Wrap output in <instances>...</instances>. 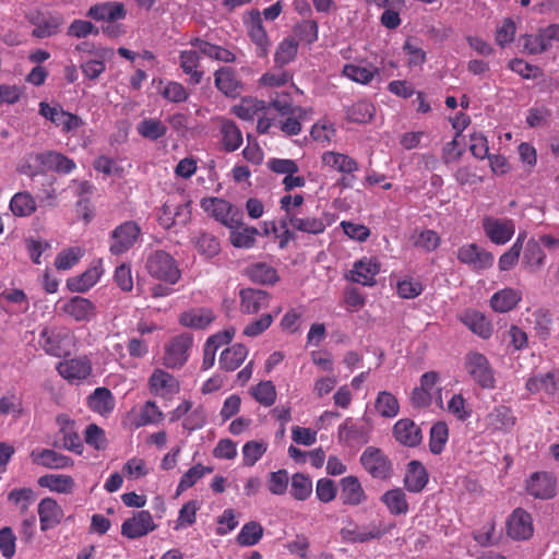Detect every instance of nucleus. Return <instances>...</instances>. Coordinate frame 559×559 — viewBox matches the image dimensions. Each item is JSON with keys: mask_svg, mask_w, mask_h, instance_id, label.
Returning a JSON list of instances; mask_svg holds the SVG:
<instances>
[{"mask_svg": "<svg viewBox=\"0 0 559 559\" xmlns=\"http://www.w3.org/2000/svg\"><path fill=\"white\" fill-rule=\"evenodd\" d=\"M222 147L225 152L237 151L243 142L242 132L237 123L227 118H217Z\"/></svg>", "mask_w": 559, "mask_h": 559, "instance_id": "obj_24", "label": "nucleus"}, {"mask_svg": "<svg viewBox=\"0 0 559 559\" xmlns=\"http://www.w3.org/2000/svg\"><path fill=\"white\" fill-rule=\"evenodd\" d=\"M545 258L546 254L537 241L530 240L526 243L523 263L530 271L534 272L538 270L544 264Z\"/></svg>", "mask_w": 559, "mask_h": 559, "instance_id": "obj_63", "label": "nucleus"}, {"mask_svg": "<svg viewBox=\"0 0 559 559\" xmlns=\"http://www.w3.org/2000/svg\"><path fill=\"white\" fill-rule=\"evenodd\" d=\"M133 415V425L136 428L155 425L164 419V413L154 401H146Z\"/></svg>", "mask_w": 559, "mask_h": 559, "instance_id": "obj_42", "label": "nucleus"}, {"mask_svg": "<svg viewBox=\"0 0 559 559\" xmlns=\"http://www.w3.org/2000/svg\"><path fill=\"white\" fill-rule=\"evenodd\" d=\"M200 51L197 48L180 51L179 67L189 76V84L199 85L202 82L204 71L200 69Z\"/></svg>", "mask_w": 559, "mask_h": 559, "instance_id": "obj_27", "label": "nucleus"}, {"mask_svg": "<svg viewBox=\"0 0 559 559\" xmlns=\"http://www.w3.org/2000/svg\"><path fill=\"white\" fill-rule=\"evenodd\" d=\"M307 114L306 108L297 106L293 111L285 115L284 118H277V128L288 136L297 135L301 132V121L306 118Z\"/></svg>", "mask_w": 559, "mask_h": 559, "instance_id": "obj_47", "label": "nucleus"}, {"mask_svg": "<svg viewBox=\"0 0 559 559\" xmlns=\"http://www.w3.org/2000/svg\"><path fill=\"white\" fill-rule=\"evenodd\" d=\"M322 163L324 166L345 175H353L358 170V163L353 157L338 152L323 153Z\"/></svg>", "mask_w": 559, "mask_h": 559, "instance_id": "obj_41", "label": "nucleus"}, {"mask_svg": "<svg viewBox=\"0 0 559 559\" xmlns=\"http://www.w3.org/2000/svg\"><path fill=\"white\" fill-rule=\"evenodd\" d=\"M379 272V262L364 258L354 263L353 270L349 274V280L365 286H371L376 283V276Z\"/></svg>", "mask_w": 559, "mask_h": 559, "instance_id": "obj_30", "label": "nucleus"}, {"mask_svg": "<svg viewBox=\"0 0 559 559\" xmlns=\"http://www.w3.org/2000/svg\"><path fill=\"white\" fill-rule=\"evenodd\" d=\"M138 133L152 141L164 138L167 133L166 124L156 118H145L136 124Z\"/></svg>", "mask_w": 559, "mask_h": 559, "instance_id": "obj_48", "label": "nucleus"}, {"mask_svg": "<svg viewBox=\"0 0 559 559\" xmlns=\"http://www.w3.org/2000/svg\"><path fill=\"white\" fill-rule=\"evenodd\" d=\"M39 115L60 128L63 133L75 131L84 124L78 115L66 111L60 105L50 106L46 102L39 103Z\"/></svg>", "mask_w": 559, "mask_h": 559, "instance_id": "obj_10", "label": "nucleus"}, {"mask_svg": "<svg viewBox=\"0 0 559 559\" xmlns=\"http://www.w3.org/2000/svg\"><path fill=\"white\" fill-rule=\"evenodd\" d=\"M449 428L444 421H437L430 429L429 450L433 454H440L448 442Z\"/></svg>", "mask_w": 559, "mask_h": 559, "instance_id": "obj_59", "label": "nucleus"}, {"mask_svg": "<svg viewBox=\"0 0 559 559\" xmlns=\"http://www.w3.org/2000/svg\"><path fill=\"white\" fill-rule=\"evenodd\" d=\"M525 388L531 394L544 392L551 397L559 395V370L556 369L528 378Z\"/></svg>", "mask_w": 559, "mask_h": 559, "instance_id": "obj_19", "label": "nucleus"}, {"mask_svg": "<svg viewBox=\"0 0 559 559\" xmlns=\"http://www.w3.org/2000/svg\"><path fill=\"white\" fill-rule=\"evenodd\" d=\"M342 538L348 543H366L371 539H379L384 535V532L379 527H360L353 525L344 527L341 531Z\"/></svg>", "mask_w": 559, "mask_h": 559, "instance_id": "obj_45", "label": "nucleus"}, {"mask_svg": "<svg viewBox=\"0 0 559 559\" xmlns=\"http://www.w3.org/2000/svg\"><path fill=\"white\" fill-rule=\"evenodd\" d=\"M40 530L46 532L59 525L63 519L61 506L50 497L43 498L37 508Z\"/></svg>", "mask_w": 559, "mask_h": 559, "instance_id": "obj_21", "label": "nucleus"}, {"mask_svg": "<svg viewBox=\"0 0 559 559\" xmlns=\"http://www.w3.org/2000/svg\"><path fill=\"white\" fill-rule=\"evenodd\" d=\"M374 106L368 100H358L346 109V119L355 123H367L374 115Z\"/></svg>", "mask_w": 559, "mask_h": 559, "instance_id": "obj_51", "label": "nucleus"}, {"mask_svg": "<svg viewBox=\"0 0 559 559\" xmlns=\"http://www.w3.org/2000/svg\"><path fill=\"white\" fill-rule=\"evenodd\" d=\"M464 367L472 379L483 389L495 388L493 370L487 357L478 352H468L464 357Z\"/></svg>", "mask_w": 559, "mask_h": 559, "instance_id": "obj_7", "label": "nucleus"}, {"mask_svg": "<svg viewBox=\"0 0 559 559\" xmlns=\"http://www.w3.org/2000/svg\"><path fill=\"white\" fill-rule=\"evenodd\" d=\"M516 421L513 409L507 405H497L485 416L486 429L490 433H509L516 425Z\"/></svg>", "mask_w": 559, "mask_h": 559, "instance_id": "obj_13", "label": "nucleus"}, {"mask_svg": "<svg viewBox=\"0 0 559 559\" xmlns=\"http://www.w3.org/2000/svg\"><path fill=\"white\" fill-rule=\"evenodd\" d=\"M263 526L255 521L246 523L237 535V543L240 546L249 547L257 545L263 537Z\"/></svg>", "mask_w": 559, "mask_h": 559, "instance_id": "obj_53", "label": "nucleus"}, {"mask_svg": "<svg viewBox=\"0 0 559 559\" xmlns=\"http://www.w3.org/2000/svg\"><path fill=\"white\" fill-rule=\"evenodd\" d=\"M240 311L247 314L258 313L270 305V295L265 290L243 288L239 293Z\"/></svg>", "mask_w": 559, "mask_h": 559, "instance_id": "obj_25", "label": "nucleus"}, {"mask_svg": "<svg viewBox=\"0 0 559 559\" xmlns=\"http://www.w3.org/2000/svg\"><path fill=\"white\" fill-rule=\"evenodd\" d=\"M267 443L263 440H251L242 447V464L253 466L266 452Z\"/></svg>", "mask_w": 559, "mask_h": 559, "instance_id": "obj_61", "label": "nucleus"}, {"mask_svg": "<svg viewBox=\"0 0 559 559\" xmlns=\"http://www.w3.org/2000/svg\"><path fill=\"white\" fill-rule=\"evenodd\" d=\"M392 433L399 443L408 448L417 447L423 440L420 427L409 418L399 419L393 426Z\"/></svg>", "mask_w": 559, "mask_h": 559, "instance_id": "obj_22", "label": "nucleus"}, {"mask_svg": "<svg viewBox=\"0 0 559 559\" xmlns=\"http://www.w3.org/2000/svg\"><path fill=\"white\" fill-rule=\"evenodd\" d=\"M87 405L93 412L107 416L112 413L116 401L109 389L100 386L87 397Z\"/></svg>", "mask_w": 559, "mask_h": 559, "instance_id": "obj_38", "label": "nucleus"}, {"mask_svg": "<svg viewBox=\"0 0 559 559\" xmlns=\"http://www.w3.org/2000/svg\"><path fill=\"white\" fill-rule=\"evenodd\" d=\"M305 202L302 194H285L280 200L281 209L284 211V216L280 221V226L285 227V224L297 231L309 235H321L326 229L325 222L316 216H307L302 212V204Z\"/></svg>", "mask_w": 559, "mask_h": 559, "instance_id": "obj_1", "label": "nucleus"}, {"mask_svg": "<svg viewBox=\"0 0 559 559\" xmlns=\"http://www.w3.org/2000/svg\"><path fill=\"white\" fill-rule=\"evenodd\" d=\"M39 344L46 354L62 357L70 352V334L64 329H44L39 334Z\"/></svg>", "mask_w": 559, "mask_h": 559, "instance_id": "obj_11", "label": "nucleus"}, {"mask_svg": "<svg viewBox=\"0 0 559 559\" xmlns=\"http://www.w3.org/2000/svg\"><path fill=\"white\" fill-rule=\"evenodd\" d=\"M428 479L427 469L419 461L414 460L407 464L403 483L408 492L418 493L423 491L428 484Z\"/></svg>", "mask_w": 559, "mask_h": 559, "instance_id": "obj_31", "label": "nucleus"}, {"mask_svg": "<svg viewBox=\"0 0 559 559\" xmlns=\"http://www.w3.org/2000/svg\"><path fill=\"white\" fill-rule=\"evenodd\" d=\"M215 86L228 97H237L241 91L240 81L231 68H222L214 73Z\"/></svg>", "mask_w": 559, "mask_h": 559, "instance_id": "obj_39", "label": "nucleus"}, {"mask_svg": "<svg viewBox=\"0 0 559 559\" xmlns=\"http://www.w3.org/2000/svg\"><path fill=\"white\" fill-rule=\"evenodd\" d=\"M36 493L32 488H14L8 493V501L24 513L34 503Z\"/></svg>", "mask_w": 559, "mask_h": 559, "instance_id": "obj_64", "label": "nucleus"}, {"mask_svg": "<svg viewBox=\"0 0 559 559\" xmlns=\"http://www.w3.org/2000/svg\"><path fill=\"white\" fill-rule=\"evenodd\" d=\"M248 277L258 284H273L277 281L276 270L266 263H255L246 271Z\"/></svg>", "mask_w": 559, "mask_h": 559, "instance_id": "obj_54", "label": "nucleus"}, {"mask_svg": "<svg viewBox=\"0 0 559 559\" xmlns=\"http://www.w3.org/2000/svg\"><path fill=\"white\" fill-rule=\"evenodd\" d=\"M63 20L60 15H47L34 22L33 36L37 38H46L57 34Z\"/></svg>", "mask_w": 559, "mask_h": 559, "instance_id": "obj_56", "label": "nucleus"}, {"mask_svg": "<svg viewBox=\"0 0 559 559\" xmlns=\"http://www.w3.org/2000/svg\"><path fill=\"white\" fill-rule=\"evenodd\" d=\"M141 227L134 221H127L118 225L109 239V252L112 255H121L128 252L139 240Z\"/></svg>", "mask_w": 559, "mask_h": 559, "instance_id": "obj_6", "label": "nucleus"}, {"mask_svg": "<svg viewBox=\"0 0 559 559\" xmlns=\"http://www.w3.org/2000/svg\"><path fill=\"white\" fill-rule=\"evenodd\" d=\"M57 370L69 381L84 380L92 373V362L87 357H76L60 361Z\"/></svg>", "mask_w": 559, "mask_h": 559, "instance_id": "obj_23", "label": "nucleus"}, {"mask_svg": "<svg viewBox=\"0 0 559 559\" xmlns=\"http://www.w3.org/2000/svg\"><path fill=\"white\" fill-rule=\"evenodd\" d=\"M338 439L349 445L365 444L369 440V432L365 425L348 417L340 425L337 430Z\"/></svg>", "mask_w": 559, "mask_h": 559, "instance_id": "obj_29", "label": "nucleus"}, {"mask_svg": "<svg viewBox=\"0 0 559 559\" xmlns=\"http://www.w3.org/2000/svg\"><path fill=\"white\" fill-rule=\"evenodd\" d=\"M193 243L198 252L205 259H211L217 255L221 251L218 239L209 233H201L194 238Z\"/></svg>", "mask_w": 559, "mask_h": 559, "instance_id": "obj_58", "label": "nucleus"}, {"mask_svg": "<svg viewBox=\"0 0 559 559\" xmlns=\"http://www.w3.org/2000/svg\"><path fill=\"white\" fill-rule=\"evenodd\" d=\"M156 528L152 514L146 510L136 511L121 525L122 536L136 539L147 535Z\"/></svg>", "mask_w": 559, "mask_h": 559, "instance_id": "obj_14", "label": "nucleus"}, {"mask_svg": "<svg viewBox=\"0 0 559 559\" xmlns=\"http://www.w3.org/2000/svg\"><path fill=\"white\" fill-rule=\"evenodd\" d=\"M269 110L265 102L257 98H243L241 103L233 107V112L242 120H252L259 112Z\"/></svg>", "mask_w": 559, "mask_h": 559, "instance_id": "obj_50", "label": "nucleus"}, {"mask_svg": "<svg viewBox=\"0 0 559 559\" xmlns=\"http://www.w3.org/2000/svg\"><path fill=\"white\" fill-rule=\"evenodd\" d=\"M189 44L197 48L201 55L226 63H231L236 61V56L229 49L211 44L200 37H193L189 40Z\"/></svg>", "mask_w": 559, "mask_h": 559, "instance_id": "obj_37", "label": "nucleus"}, {"mask_svg": "<svg viewBox=\"0 0 559 559\" xmlns=\"http://www.w3.org/2000/svg\"><path fill=\"white\" fill-rule=\"evenodd\" d=\"M362 468L372 477L388 480L392 477L394 468L389 456L379 448L368 447L360 455Z\"/></svg>", "mask_w": 559, "mask_h": 559, "instance_id": "obj_4", "label": "nucleus"}, {"mask_svg": "<svg viewBox=\"0 0 559 559\" xmlns=\"http://www.w3.org/2000/svg\"><path fill=\"white\" fill-rule=\"evenodd\" d=\"M145 267L152 277L169 285H175L181 277L177 261L164 250L151 252L146 259Z\"/></svg>", "mask_w": 559, "mask_h": 559, "instance_id": "obj_2", "label": "nucleus"}, {"mask_svg": "<svg viewBox=\"0 0 559 559\" xmlns=\"http://www.w3.org/2000/svg\"><path fill=\"white\" fill-rule=\"evenodd\" d=\"M380 501L385 506L389 513L394 516L406 515L411 509L407 496L400 487L383 492Z\"/></svg>", "mask_w": 559, "mask_h": 559, "instance_id": "obj_36", "label": "nucleus"}, {"mask_svg": "<svg viewBox=\"0 0 559 559\" xmlns=\"http://www.w3.org/2000/svg\"><path fill=\"white\" fill-rule=\"evenodd\" d=\"M481 226L486 237L495 245L509 242L515 233L514 222L510 218L485 216Z\"/></svg>", "mask_w": 559, "mask_h": 559, "instance_id": "obj_12", "label": "nucleus"}, {"mask_svg": "<svg viewBox=\"0 0 559 559\" xmlns=\"http://www.w3.org/2000/svg\"><path fill=\"white\" fill-rule=\"evenodd\" d=\"M456 259L474 272L488 270L495 262L493 254L477 243L461 246L456 251Z\"/></svg>", "mask_w": 559, "mask_h": 559, "instance_id": "obj_9", "label": "nucleus"}, {"mask_svg": "<svg viewBox=\"0 0 559 559\" xmlns=\"http://www.w3.org/2000/svg\"><path fill=\"white\" fill-rule=\"evenodd\" d=\"M103 270L100 264L90 266L80 275L67 280V288L72 293H85L97 284Z\"/></svg>", "mask_w": 559, "mask_h": 559, "instance_id": "obj_34", "label": "nucleus"}, {"mask_svg": "<svg viewBox=\"0 0 559 559\" xmlns=\"http://www.w3.org/2000/svg\"><path fill=\"white\" fill-rule=\"evenodd\" d=\"M522 299V293L514 288H503L490 298V306L496 312L504 313L514 309Z\"/></svg>", "mask_w": 559, "mask_h": 559, "instance_id": "obj_40", "label": "nucleus"}, {"mask_svg": "<svg viewBox=\"0 0 559 559\" xmlns=\"http://www.w3.org/2000/svg\"><path fill=\"white\" fill-rule=\"evenodd\" d=\"M57 306L61 314L76 323L91 322L95 320L98 314L95 302L79 295L59 300Z\"/></svg>", "mask_w": 559, "mask_h": 559, "instance_id": "obj_5", "label": "nucleus"}, {"mask_svg": "<svg viewBox=\"0 0 559 559\" xmlns=\"http://www.w3.org/2000/svg\"><path fill=\"white\" fill-rule=\"evenodd\" d=\"M374 408L382 417L393 418L400 412V404L391 392L381 391L374 401Z\"/></svg>", "mask_w": 559, "mask_h": 559, "instance_id": "obj_52", "label": "nucleus"}, {"mask_svg": "<svg viewBox=\"0 0 559 559\" xmlns=\"http://www.w3.org/2000/svg\"><path fill=\"white\" fill-rule=\"evenodd\" d=\"M31 457L34 464L50 469H63L71 467L74 464L70 456L50 449L34 450L31 453Z\"/></svg>", "mask_w": 559, "mask_h": 559, "instance_id": "obj_28", "label": "nucleus"}, {"mask_svg": "<svg viewBox=\"0 0 559 559\" xmlns=\"http://www.w3.org/2000/svg\"><path fill=\"white\" fill-rule=\"evenodd\" d=\"M36 201L28 192H17L10 201V210L15 216H29L36 211Z\"/></svg>", "mask_w": 559, "mask_h": 559, "instance_id": "obj_49", "label": "nucleus"}, {"mask_svg": "<svg viewBox=\"0 0 559 559\" xmlns=\"http://www.w3.org/2000/svg\"><path fill=\"white\" fill-rule=\"evenodd\" d=\"M151 393L158 396L173 395L179 392L178 380L163 369H155L148 379Z\"/></svg>", "mask_w": 559, "mask_h": 559, "instance_id": "obj_26", "label": "nucleus"}, {"mask_svg": "<svg viewBox=\"0 0 559 559\" xmlns=\"http://www.w3.org/2000/svg\"><path fill=\"white\" fill-rule=\"evenodd\" d=\"M29 159L38 166H41L44 169L55 170L60 174H70L76 167L73 159L55 151H47L31 155Z\"/></svg>", "mask_w": 559, "mask_h": 559, "instance_id": "obj_18", "label": "nucleus"}, {"mask_svg": "<svg viewBox=\"0 0 559 559\" xmlns=\"http://www.w3.org/2000/svg\"><path fill=\"white\" fill-rule=\"evenodd\" d=\"M214 319L215 316L212 310L199 308L182 312L179 317V322L187 328L205 329Z\"/></svg>", "mask_w": 559, "mask_h": 559, "instance_id": "obj_44", "label": "nucleus"}, {"mask_svg": "<svg viewBox=\"0 0 559 559\" xmlns=\"http://www.w3.org/2000/svg\"><path fill=\"white\" fill-rule=\"evenodd\" d=\"M460 321L474 334L488 340L493 333V326L489 320L479 311L466 310L461 314Z\"/></svg>", "mask_w": 559, "mask_h": 559, "instance_id": "obj_33", "label": "nucleus"}, {"mask_svg": "<svg viewBox=\"0 0 559 559\" xmlns=\"http://www.w3.org/2000/svg\"><path fill=\"white\" fill-rule=\"evenodd\" d=\"M248 356V348L243 344H235L224 349L219 356V367L225 371L239 368Z\"/></svg>", "mask_w": 559, "mask_h": 559, "instance_id": "obj_43", "label": "nucleus"}, {"mask_svg": "<svg viewBox=\"0 0 559 559\" xmlns=\"http://www.w3.org/2000/svg\"><path fill=\"white\" fill-rule=\"evenodd\" d=\"M312 493V480L302 473H296L292 477L290 495L298 501L307 500Z\"/></svg>", "mask_w": 559, "mask_h": 559, "instance_id": "obj_60", "label": "nucleus"}, {"mask_svg": "<svg viewBox=\"0 0 559 559\" xmlns=\"http://www.w3.org/2000/svg\"><path fill=\"white\" fill-rule=\"evenodd\" d=\"M200 205L209 216L227 228L239 227L241 224L242 212L224 199L216 197L203 198Z\"/></svg>", "mask_w": 559, "mask_h": 559, "instance_id": "obj_3", "label": "nucleus"}, {"mask_svg": "<svg viewBox=\"0 0 559 559\" xmlns=\"http://www.w3.org/2000/svg\"><path fill=\"white\" fill-rule=\"evenodd\" d=\"M127 12L123 3L104 2L92 5L87 11L86 16L95 21L115 22L118 20H123Z\"/></svg>", "mask_w": 559, "mask_h": 559, "instance_id": "obj_35", "label": "nucleus"}, {"mask_svg": "<svg viewBox=\"0 0 559 559\" xmlns=\"http://www.w3.org/2000/svg\"><path fill=\"white\" fill-rule=\"evenodd\" d=\"M38 485L58 493H71L75 487L74 479L70 475L50 474L39 477Z\"/></svg>", "mask_w": 559, "mask_h": 559, "instance_id": "obj_46", "label": "nucleus"}, {"mask_svg": "<svg viewBox=\"0 0 559 559\" xmlns=\"http://www.w3.org/2000/svg\"><path fill=\"white\" fill-rule=\"evenodd\" d=\"M56 423L59 429V435L62 436L61 445L62 448L81 454L83 451V443L75 430V421L67 414H60L56 418Z\"/></svg>", "mask_w": 559, "mask_h": 559, "instance_id": "obj_20", "label": "nucleus"}, {"mask_svg": "<svg viewBox=\"0 0 559 559\" xmlns=\"http://www.w3.org/2000/svg\"><path fill=\"white\" fill-rule=\"evenodd\" d=\"M245 25L248 36L257 47V55L259 57H265L271 43L262 23L261 12L259 10H251L248 17L245 20Z\"/></svg>", "mask_w": 559, "mask_h": 559, "instance_id": "obj_15", "label": "nucleus"}, {"mask_svg": "<svg viewBox=\"0 0 559 559\" xmlns=\"http://www.w3.org/2000/svg\"><path fill=\"white\" fill-rule=\"evenodd\" d=\"M230 229V242L236 248H252L255 243V237L259 234L255 227H235Z\"/></svg>", "mask_w": 559, "mask_h": 559, "instance_id": "obj_55", "label": "nucleus"}, {"mask_svg": "<svg viewBox=\"0 0 559 559\" xmlns=\"http://www.w3.org/2000/svg\"><path fill=\"white\" fill-rule=\"evenodd\" d=\"M507 533L512 539L526 540L533 536L531 514L522 508L515 509L507 522Z\"/></svg>", "mask_w": 559, "mask_h": 559, "instance_id": "obj_17", "label": "nucleus"}, {"mask_svg": "<svg viewBox=\"0 0 559 559\" xmlns=\"http://www.w3.org/2000/svg\"><path fill=\"white\" fill-rule=\"evenodd\" d=\"M556 477L546 472H536L526 481L528 495L536 499L548 500L556 496Z\"/></svg>", "mask_w": 559, "mask_h": 559, "instance_id": "obj_16", "label": "nucleus"}, {"mask_svg": "<svg viewBox=\"0 0 559 559\" xmlns=\"http://www.w3.org/2000/svg\"><path fill=\"white\" fill-rule=\"evenodd\" d=\"M340 499L346 506H358L366 501L367 496L356 476L350 475L341 479Z\"/></svg>", "mask_w": 559, "mask_h": 559, "instance_id": "obj_32", "label": "nucleus"}, {"mask_svg": "<svg viewBox=\"0 0 559 559\" xmlns=\"http://www.w3.org/2000/svg\"><path fill=\"white\" fill-rule=\"evenodd\" d=\"M213 472L212 467L204 466L202 464H195L189 468L180 478L177 486V496L181 495L187 489L194 486L205 474Z\"/></svg>", "mask_w": 559, "mask_h": 559, "instance_id": "obj_57", "label": "nucleus"}, {"mask_svg": "<svg viewBox=\"0 0 559 559\" xmlns=\"http://www.w3.org/2000/svg\"><path fill=\"white\" fill-rule=\"evenodd\" d=\"M193 345V337L189 333L174 336L166 345L163 356V365L166 368H181L189 358V350Z\"/></svg>", "mask_w": 559, "mask_h": 559, "instance_id": "obj_8", "label": "nucleus"}, {"mask_svg": "<svg viewBox=\"0 0 559 559\" xmlns=\"http://www.w3.org/2000/svg\"><path fill=\"white\" fill-rule=\"evenodd\" d=\"M253 399L265 407L272 406L276 401V389L272 381H262L250 389Z\"/></svg>", "mask_w": 559, "mask_h": 559, "instance_id": "obj_62", "label": "nucleus"}]
</instances>
